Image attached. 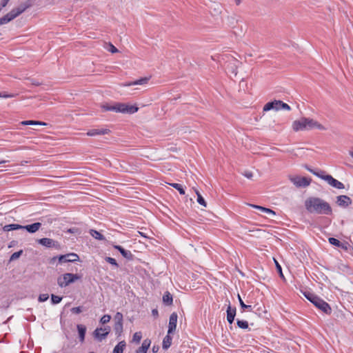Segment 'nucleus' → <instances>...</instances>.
Masks as SVG:
<instances>
[{
	"instance_id": "36",
	"label": "nucleus",
	"mask_w": 353,
	"mask_h": 353,
	"mask_svg": "<svg viewBox=\"0 0 353 353\" xmlns=\"http://www.w3.org/2000/svg\"><path fill=\"white\" fill-rule=\"evenodd\" d=\"M22 254H23V250H19V251H18V252H14V253L11 255V256H10V261H14V260L17 259L18 258H19V257H20V256H21Z\"/></svg>"
},
{
	"instance_id": "23",
	"label": "nucleus",
	"mask_w": 353,
	"mask_h": 353,
	"mask_svg": "<svg viewBox=\"0 0 353 353\" xmlns=\"http://www.w3.org/2000/svg\"><path fill=\"white\" fill-rule=\"evenodd\" d=\"M126 347L125 341H121L114 347L112 353H123Z\"/></svg>"
},
{
	"instance_id": "14",
	"label": "nucleus",
	"mask_w": 353,
	"mask_h": 353,
	"mask_svg": "<svg viewBox=\"0 0 353 353\" xmlns=\"http://www.w3.org/2000/svg\"><path fill=\"white\" fill-rule=\"evenodd\" d=\"M38 243L43 246H45L46 248H58L59 247V243L54 241L52 239L49 238H42L38 240Z\"/></svg>"
},
{
	"instance_id": "6",
	"label": "nucleus",
	"mask_w": 353,
	"mask_h": 353,
	"mask_svg": "<svg viewBox=\"0 0 353 353\" xmlns=\"http://www.w3.org/2000/svg\"><path fill=\"white\" fill-rule=\"evenodd\" d=\"M41 227V223L39 222H36L30 225H21L19 224L12 223L8 224L3 226V230L5 232H9L12 230H26L29 233H35L37 232L40 228Z\"/></svg>"
},
{
	"instance_id": "32",
	"label": "nucleus",
	"mask_w": 353,
	"mask_h": 353,
	"mask_svg": "<svg viewBox=\"0 0 353 353\" xmlns=\"http://www.w3.org/2000/svg\"><path fill=\"white\" fill-rule=\"evenodd\" d=\"M170 185L172 187H173L174 188H175L176 190H177L181 194H182V195L185 194V189L181 184L173 183H170Z\"/></svg>"
},
{
	"instance_id": "16",
	"label": "nucleus",
	"mask_w": 353,
	"mask_h": 353,
	"mask_svg": "<svg viewBox=\"0 0 353 353\" xmlns=\"http://www.w3.org/2000/svg\"><path fill=\"white\" fill-rule=\"evenodd\" d=\"M226 312H227V321L229 323V324H232L234 321L236 309L235 307H232L230 305V303H229Z\"/></svg>"
},
{
	"instance_id": "53",
	"label": "nucleus",
	"mask_w": 353,
	"mask_h": 353,
	"mask_svg": "<svg viewBox=\"0 0 353 353\" xmlns=\"http://www.w3.org/2000/svg\"><path fill=\"white\" fill-rule=\"evenodd\" d=\"M241 1H242V0H235V1H236V5H239V4L241 3Z\"/></svg>"
},
{
	"instance_id": "13",
	"label": "nucleus",
	"mask_w": 353,
	"mask_h": 353,
	"mask_svg": "<svg viewBox=\"0 0 353 353\" xmlns=\"http://www.w3.org/2000/svg\"><path fill=\"white\" fill-rule=\"evenodd\" d=\"M272 110H274L276 111L281 110V101L280 100H274L272 101H270L267 103L263 108L264 112H268Z\"/></svg>"
},
{
	"instance_id": "57",
	"label": "nucleus",
	"mask_w": 353,
	"mask_h": 353,
	"mask_svg": "<svg viewBox=\"0 0 353 353\" xmlns=\"http://www.w3.org/2000/svg\"><path fill=\"white\" fill-rule=\"evenodd\" d=\"M0 97H1V92H0Z\"/></svg>"
},
{
	"instance_id": "9",
	"label": "nucleus",
	"mask_w": 353,
	"mask_h": 353,
	"mask_svg": "<svg viewBox=\"0 0 353 353\" xmlns=\"http://www.w3.org/2000/svg\"><path fill=\"white\" fill-rule=\"evenodd\" d=\"M79 260V256L75 253H69L63 255H60L58 257L59 263L75 262Z\"/></svg>"
},
{
	"instance_id": "37",
	"label": "nucleus",
	"mask_w": 353,
	"mask_h": 353,
	"mask_svg": "<svg viewBox=\"0 0 353 353\" xmlns=\"http://www.w3.org/2000/svg\"><path fill=\"white\" fill-rule=\"evenodd\" d=\"M105 260L106 262H108L110 264L115 266L116 268L119 267V265H118L117 261L114 258H112V257H110V256H106L105 258Z\"/></svg>"
},
{
	"instance_id": "5",
	"label": "nucleus",
	"mask_w": 353,
	"mask_h": 353,
	"mask_svg": "<svg viewBox=\"0 0 353 353\" xmlns=\"http://www.w3.org/2000/svg\"><path fill=\"white\" fill-rule=\"evenodd\" d=\"M306 169L314 174L315 176H318L319 178L325 181L330 185H331L333 188H335L339 190L344 189L345 185L340 182L339 181L335 179L330 174H325L324 171H319L316 172L314 170L308 168L307 166H305Z\"/></svg>"
},
{
	"instance_id": "55",
	"label": "nucleus",
	"mask_w": 353,
	"mask_h": 353,
	"mask_svg": "<svg viewBox=\"0 0 353 353\" xmlns=\"http://www.w3.org/2000/svg\"><path fill=\"white\" fill-rule=\"evenodd\" d=\"M232 72H234L235 75H236V74H237V72L235 71V70H232Z\"/></svg>"
},
{
	"instance_id": "33",
	"label": "nucleus",
	"mask_w": 353,
	"mask_h": 353,
	"mask_svg": "<svg viewBox=\"0 0 353 353\" xmlns=\"http://www.w3.org/2000/svg\"><path fill=\"white\" fill-rule=\"evenodd\" d=\"M236 324L239 328H241V329L248 328V323L246 321L237 319Z\"/></svg>"
},
{
	"instance_id": "51",
	"label": "nucleus",
	"mask_w": 353,
	"mask_h": 353,
	"mask_svg": "<svg viewBox=\"0 0 353 353\" xmlns=\"http://www.w3.org/2000/svg\"><path fill=\"white\" fill-rule=\"evenodd\" d=\"M152 314L154 316L157 317L159 316V312L157 309H153L152 310Z\"/></svg>"
},
{
	"instance_id": "54",
	"label": "nucleus",
	"mask_w": 353,
	"mask_h": 353,
	"mask_svg": "<svg viewBox=\"0 0 353 353\" xmlns=\"http://www.w3.org/2000/svg\"><path fill=\"white\" fill-rule=\"evenodd\" d=\"M6 162H7V161L2 160V161H0V164L4 163H6Z\"/></svg>"
},
{
	"instance_id": "8",
	"label": "nucleus",
	"mask_w": 353,
	"mask_h": 353,
	"mask_svg": "<svg viewBox=\"0 0 353 353\" xmlns=\"http://www.w3.org/2000/svg\"><path fill=\"white\" fill-rule=\"evenodd\" d=\"M290 181L294 185L298 188H305L310 184L311 179L305 176H292L290 178Z\"/></svg>"
},
{
	"instance_id": "49",
	"label": "nucleus",
	"mask_w": 353,
	"mask_h": 353,
	"mask_svg": "<svg viewBox=\"0 0 353 353\" xmlns=\"http://www.w3.org/2000/svg\"><path fill=\"white\" fill-rule=\"evenodd\" d=\"M244 176L248 179H252V177L253 176V174L250 171H246L244 173Z\"/></svg>"
},
{
	"instance_id": "11",
	"label": "nucleus",
	"mask_w": 353,
	"mask_h": 353,
	"mask_svg": "<svg viewBox=\"0 0 353 353\" xmlns=\"http://www.w3.org/2000/svg\"><path fill=\"white\" fill-rule=\"evenodd\" d=\"M336 204L341 208H347L352 203V199L346 195H339L336 196Z\"/></svg>"
},
{
	"instance_id": "12",
	"label": "nucleus",
	"mask_w": 353,
	"mask_h": 353,
	"mask_svg": "<svg viewBox=\"0 0 353 353\" xmlns=\"http://www.w3.org/2000/svg\"><path fill=\"white\" fill-rule=\"evenodd\" d=\"M178 315L176 312H172L169 319V325H168V334H173L176 327Z\"/></svg>"
},
{
	"instance_id": "31",
	"label": "nucleus",
	"mask_w": 353,
	"mask_h": 353,
	"mask_svg": "<svg viewBox=\"0 0 353 353\" xmlns=\"http://www.w3.org/2000/svg\"><path fill=\"white\" fill-rule=\"evenodd\" d=\"M328 241L330 244L335 245L336 247L343 248H344V246L343 245V243L339 240H338L334 237H330L328 239Z\"/></svg>"
},
{
	"instance_id": "20",
	"label": "nucleus",
	"mask_w": 353,
	"mask_h": 353,
	"mask_svg": "<svg viewBox=\"0 0 353 353\" xmlns=\"http://www.w3.org/2000/svg\"><path fill=\"white\" fill-rule=\"evenodd\" d=\"M150 344H151V341L148 339H145L142 344H141V346L139 347L137 351H136V353H147L150 346Z\"/></svg>"
},
{
	"instance_id": "46",
	"label": "nucleus",
	"mask_w": 353,
	"mask_h": 353,
	"mask_svg": "<svg viewBox=\"0 0 353 353\" xmlns=\"http://www.w3.org/2000/svg\"><path fill=\"white\" fill-rule=\"evenodd\" d=\"M275 263H276V270H277L278 272L279 273V274L281 277H283V274L282 273V268H281V265L279 264V263L276 261H275Z\"/></svg>"
},
{
	"instance_id": "30",
	"label": "nucleus",
	"mask_w": 353,
	"mask_h": 353,
	"mask_svg": "<svg viewBox=\"0 0 353 353\" xmlns=\"http://www.w3.org/2000/svg\"><path fill=\"white\" fill-rule=\"evenodd\" d=\"M238 299H239V303H240V305L241 307V308L243 309V310L244 311L245 310H248V311H252V305H246L245 303H244L241 297V296L239 294H238Z\"/></svg>"
},
{
	"instance_id": "35",
	"label": "nucleus",
	"mask_w": 353,
	"mask_h": 353,
	"mask_svg": "<svg viewBox=\"0 0 353 353\" xmlns=\"http://www.w3.org/2000/svg\"><path fill=\"white\" fill-rule=\"evenodd\" d=\"M123 314L122 313L117 312L114 316V323H123Z\"/></svg>"
},
{
	"instance_id": "58",
	"label": "nucleus",
	"mask_w": 353,
	"mask_h": 353,
	"mask_svg": "<svg viewBox=\"0 0 353 353\" xmlns=\"http://www.w3.org/2000/svg\"><path fill=\"white\" fill-rule=\"evenodd\" d=\"M89 353H94V352H89Z\"/></svg>"
},
{
	"instance_id": "45",
	"label": "nucleus",
	"mask_w": 353,
	"mask_h": 353,
	"mask_svg": "<svg viewBox=\"0 0 353 353\" xmlns=\"http://www.w3.org/2000/svg\"><path fill=\"white\" fill-rule=\"evenodd\" d=\"M67 232L68 233H76V234H80V230L79 228H72L67 230Z\"/></svg>"
},
{
	"instance_id": "21",
	"label": "nucleus",
	"mask_w": 353,
	"mask_h": 353,
	"mask_svg": "<svg viewBox=\"0 0 353 353\" xmlns=\"http://www.w3.org/2000/svg\"><path fill=\"white\" fill-rule=\"evenodd\" d=\"M77 327L79 333V340L81 343H83L85 340L86 327L83 325L79 324L77 325Z\"/></svg>"
},
{
	"instance_id": "3",
	"label": "nucleus",
	"mask_w": 353,
	"mask_h": 353,
	"mask_svg": "<svg viewBox=\"0 0 353 353\" xmlns=\"http://www.w3.org/2000/svg\"><path fill=\"white\" fill-rule=\"evenodd\" d=\"M104 111H113L116 112L134 114L139 108L135 105H128L123 103H114L113 104H103L101 105Z\"/></svg>"
},
{
	"instance_id": "56",
	"label": "nucleus",
	"mask_w": 353,
	"mask_h": 353,
	"mask_svg": "<svg viewBox=\"0 0 353 353\" xmlns=\"http://www.w3.org/2000/svg\"><path fill=\"white\" fill-rule=\"evenodd\" d=\"M139 233H140V234H141V236H144V237H146V236H145V235L143 234V233H142V232H139Z\"/></svg>"
},
{
	"instance_id": "50",
	"label": "nucleus",
	"mask_w": 353,
	"mask_h": 353,
	"mask_svg": "<svg viewBox=\"0 0 353 353\" xmlns=\"http://www.w3.org/2000/svg\"><path fill=\"white\" fill-rule=\"evenodd\" d=\"M159 350V345H153L152 348V351L153 353H157Z\"/></svg>"
},
{
	"instance_id": "7",
	"label": "nucleus",
	"mask_w": 353,
	"mask_h": 353,
	"mask_svg": "<svg viewBox=\"0 0 353 353\" xmlns=\"http://www.w3.org/2000/svg\"><path fill=\"white\" fill-rule=\"evenodd\" d=\"M80 279L77 274L65 273L57 279V284L61 287H66Z\"/></svg>"
},
{
	"instance_id": "52",
	"label": "nucleus",
	"mask_w": 353,
	"mask_h": 353,
	"mask_svg": "<svg viewBox=\"0 0 353 353\" xmlns=\"http://www.w3.org/2000/svg\"><path fill=\"white\" fill-rule=\"evenodd\" d=\"M59 256H54L50 259V263H53L57 259H58Z\"/></svg>"
},
{
	"instance_id": "18",
	"label": "nucleus",
	"mask_w": 353,
	"mask_h": 353,
	"mask_svg": "<svg viewBox=\"0 0 353 353\" xmlns=\"http://www.w3.org/2000/svg\"><path fill=\"white\" fill-rule=\"evenodd\" d=\"M114 248L117 250L124 258L128 260L132 259L133 254L130 250H126L122 246L119 245H114Z\"/></svg>"
},
{
	"instance_id": "4",
	"label": "nucleus",
	"mask_w": 353,
	"mask_h": 353,
	"mask_svg": "<svg viewBox=\"0 0 353 353\" xmlns=\"http://www.w3.org/2000/svg\"><path fill=\"white\" fill-rule=\"evenodd\" d=\"M304 296L312 303L318 309L323 311L326 314H330L332 313V308L330 305L324 300L316 296V294L306 291L303 292Z\"/></svg>"
},
{
	"instance_id": "27",
	"label": "nucleus",
	"mask_w": 353,
	"mask_h": 353,
	"mask_svg": "<svg viewBox=\"0 0 353 353\" xmlns=\"http://www.w3.org/2000/svg\"><path fill=\"white\" fill-rule=\"evenodd\" d=\"M148 81H149V78L144 77V78H141L140 79H138L137 81L128 83L127 84V85L131 86V85H143V84L147 83L148 82Z\"/></svg>"
},
{
	"instance_id": "44",
	"label": "nucleus",
	"mask_w": 353,
	"mask_h": 353,
	"mask_svg": "<svg viewBox=\"0 0 353 353\" xmlns=\"http://www.w3.org/2000/svg\"><path fill=\"white\" fill-rule=\"evenodd\" d=\"M281 110H285L288 111L291 110L290 106L288 104L283 102L282 101H281Z\"/></svg>"
},
{
	"instance_id": "38",
	"label": "nucleus",
	"mask_w": 353,
	"mask_h": 353,
	"mask_svg": "<svg viewBox=\"0 0 353 353\" xmlns=\"http://www.w3.org/2000/svg\"><path fill=\"white\" fill-rule=\"evenodd\" d=\"M61 300H62L61 296H57L54 294L51 295V301H52V304L59 303L61 301Z\"/></svg>"
},
{
	"instance_id": "28",
	"label": "nucleus",
	"mask_w": 353,
	"mask_h": 353,
	"mask_svg": "<svg viewBox=\"0 0 353 353\" xmlns=\"http://www.w3.org/2000/svg\"><path fill=\"white\" fill-rule=\"evenodd\" d=\"M123 323H114V330L115 334L119 336L121 335L123 332Z\"/></svg>"
},
{
	"instance_id": "25",
	"label": "nucleus",
	"mask_w": 353,
	"mask_h": 353,
	"mask_svg": "<svg viewBox=\"0 0 353 353\" xmlns=\"http://www.w3.org/2000/svg\"><path fill=\"white\" fill-rule=\"evenodd\" d=\"M250 206L254 208L260 210L261 211H262L263 212H265V213H267L268 214H272V215H275L276 214L275 212L273 211L272 210L270 209V208H265V207H263V206H260V205H254V204H251Z\"/></svg>"
},
{
	"instance_id": "48",
	"label": "nucleus",
	"mask_w": 353,
	"mask_h": 353,
	"mask_svg": "<svg viewBox=\"0 0 353 353\" xmlns=\"http://www.w3.org/2000/svg\"><path fill=\"white\" fill-rule=\"evenodd\" d=\"M110 48L108 49V50L110 52H111L112 53H115V52H118V50L117 48L113 46L112 44L110 43Z\"/></svg>"
},
{
	"instance_id": "42",
	"label": "nucleus",
	"mask_w": 353,
	"mask_h": 353,
	"mask_svg": "<svg viewBox=\"0 0 353 353\" xmlns=\"http://www.w3.org/2000/svg\"><path fill=\"white\" fill-rule=\"evenodd\" d=\"M48 298H49V296L47 294H40L39 296V301L44 302V301H47L48 299Z\"/></svg>"
},
{
	"instance_id": "47",
	"label": "nucleus",
	"mask_w": 353,
	"mask_h": 353,
	"mask_svg": "<svg viewBox=\"0 0 353 353\" xmlns=\"http://www.w3.org/2000/svg\"><path fill=\"white\" fill-rule=\"evenodd\" d=\"M10 0H1V4H0V12L1 11L2 8L6 7L8 3Z\"/></svg>"
},
{
	"instance_id": "2",
	"label": "nucleus",
	"mask_w": 353,
	"mask_h": 353,
	"mask_svg": "<svg viewBox=\"0 0 353 353\" xmlns=\"http://www.w3.org/2000/svg\"><path fill=\"white\" fill-rule=\"evenodd\" d=\"M292 129L295 132L310 130L317 128L321 130H325V128L318 121L306 117H301L300 119L295 120L292 123Z\"/></svg>"
},
{
	"instance_id": "19",
	"label": "nucleus",
	"mask_w": 353,
	"mask_h": 353,
	"mask_svg": "<svg viewBox=\"0 0 353 353\" xmlns=\"http://www.w3.org/2000/svg\"><path fill=\"white\" fill-rule=\"evenodd\" d=\"M109 132H110V130L101 128V129L90 130L89 131H88V132L86 134L88 136L94 137V136H97V135L107 134Z\"/></svg>"
},
{
	"instance_id": "43",
	"label": "nucleus",
	"mask_w": 353,
	"mask_h": 353,
	"mask_svg": "<svg viewBox=\"0 0 353 353\" xmlns=\"http://www.w3.org/2000/svg\"><path fill=\"white\" fill-rule=\"evenodd\" d=\"M17 95V94H7L6 92H1L2 98H13Z\"/></svg>"
},
{
	"instance_id": "26",
	"label": "nucleus",
	"mask_w": 353,
	"mask_h": 353,
	"mask_svg": "<svg viewBox=\"0 0 353 353\" xmlns=\"http://www.w3.org/2000/svg\"><path fill=\"white\" fill-rule=\"evenodd\" d=\"M89 233L95 239H97V240H105V236L102 234H101L99 232H98L95 230L91 229L90 230Z\"/></svg>"
},
{
	"instance_id": "17",
	"label": "nucleus",
	"mask_w": 353,
	"mask_h": 353,
	"mask_svg": "<svg viewBox=\"0 0 353 353\" xmlns=\"http://www.w3.org/2000/svg\"><path fill=\"white\" fill-rule=\"evenodd\" d=\"M36 0H26L24 3H21L19 7H17L16 10L21 14L23 13L26 9L32 6Z\"/></svg>"
},
{
	"instance_id": "41",
	"label": "nucleus",
	"mask_w": 353,
	"mask_h": 353,
	"mask_svg": "<svg viewBox=\"0 0 353 353\" xmlns=\"http://www.w3.org/2000/svg\"><path fill=\"white\" fill-rule=\"evenodd\" d=\"M111 319V316L108 314L103 315L100 320V323L102 324L108 323Z\"/></svg>"
},
{
	"instance_id": "10",
	"label": "nucleus",
	"mask_w": 353,
	"mask_h": 353,
	"mask_svg": "<svg viewBox=\"0 0 353 353\" xmlns=\"http://www.w3.org/2000/svg\"><path fill=\"white\" fill-rule=\"evenodd\" d=\"M19 15V14L16 10V9H12L10 12L0 18V26L9 23L10 21L13 20Z\"/></svg>"
},
{
	"instance_id": "24",
	"label": "nucleus",
	"mask_w": 353,
	"mask_h": 353,
	"mask_svg": "<svg viewBox=\"0 0 353 353\" xmlns=\"http://www.w3.org/2000/svg\"><path fill=\"white\" fill-rule=\"evenodd\" d=\"M172 338L170 336V334H167V335L163 338L162 347L163 349L167 350L172 345Z\"/></svg>"
},
{
	"instance_id": "1",
	"label": "nucleus",
	"mask_w": 353,
	"mask_h": 353,
	"mask_svg": "<svg viewBox=\"0 0 353 353\" xmlns=\"http://www.w3.org/2000/svg\"><path fill=\"white\" fill-rule=\"evenodd\" d=\"M305 207L310 213L325 215H330L332 213V209L329 203L319 197L307 198L305 201Z\"/></svg>"
},
{
	"instance_id": "39",
	"label": "nucleus",
	"mask_w": 353,
	"mask_h": 353,
	"mask_svg": "<svg viewBox=\"0 0 353 353\" xmlns=\"http://www.w3.org/2000/svg\"><path fill=\"white\" fill-rule=\"evenodd\" d=\"M196 194H197V202L200 205H201L204 207H206L207 203H206L205 199H203V197L199 192H197Z\"/></svg>"
},
{
	"instance_id": "40",
	"label": "nucleus",
	"mask_w": 353,
	"mask_h": 353,
	"mask_svg": "<svg viewBox=\"0 0 353 353\" xmlns=\"http://www.w3.org/2000/svg\"><path fill=\"white\" fill-rule=\"evenodd\" d=\"M70 311L73 314H78L83 311V306L74 307L71 308Z\"/></svg>"
},
{
	"instance_id": "22",
	"label": "nucleus",
	"mask_w": 353,
	"mask_h": 353,
	"mask_svg": "<svg viewBox=\"0 0 353 353\" xmlns=\"http://www.w3.org/2000/svg\"><path fill=\"white\" fill-rule=\"evenodd\" d=\"M163 302L166 305H171L173 303L172 295L168 292L166 291L163 296Z\"/></svg>"
},
{
	"instance_id": "15",
	"label": "nucleus",
	"mask_w": 353,
	"mask_h": 353,
	"mask_svg": "<svg viewBox=\"0 0 353 353\" xmlns=\"http://www.w3.org/2000/svg\"><path fill=\"white\" fill-rule=\"evenodd\" d=\"M110 327L108 326L107 327H104V328H97L94 332V336L97 339H99L100 341H101L102 339H105L108 334H109V332H110Z\"/></svg>"
},
{
	"instance_id": "34",
	"label": "nucleus",
	"mask_w": 353,
	"mask_h": 353,
	"mask_svg": "<svg viewBox=\"0 0 353 353\" xmlns=\"http://www.w3.org/2000/svg\"><path fill=\"white\" fill-rule=\"evenodd\" d=\"M142 338V334L141 332H137L134 334L132 337V341L136 343H139Z\"/></svg>"
},
{
	"instance_id": "29",
	"label": "nucleus",
	"mask_w": 353,
	"mask_h": 353,
	"mask_svg": "<svg viewBox=\"0 0 353 353\" xmlns=\"http://www.w3.org/2000/svg\"><path fill=\"white\" fill-rule=\"evenodd\" d=\"M22 125H46V123L42 121L28 120L21 122Z\"/></svg>"
}]
</instances>
